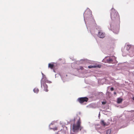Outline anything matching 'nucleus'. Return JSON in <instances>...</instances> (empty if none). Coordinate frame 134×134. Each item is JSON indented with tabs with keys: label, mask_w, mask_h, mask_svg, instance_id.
<instances>
[{
	"label": "nucleus",
	"mask_w": 134,
	"mask_h": 134,
	"mask_svg": "<svg viewBox=\"0 0 134 134\" xmlns=\"http://www.w3.org/2000/svg\"><path fill=\"white\" fill-rule=\"evenodd\" d=\"M80 125L81 121L80 120L78 121L76 124H74L73 125L72 130L74 132H77L79 129L81 131L83 128V127L80 126Z\"/></svg>",
	"instance_id": "obj_1"
},
{
	"label": "nucleus",
	"mask_w": 134,
	"mask_h": 134,
	"mask_svg": "<svg viewBox=\"0 0 134 134\" xmlns=\"http://www.w3.org/2000/svg\"><path fill=\"white\" fill-rule=\"evenodd\" d=\"M111 18L112 20H114L119 19V16L118 13L116 12L113 8L111 9Z\"/></svg>",
	"instance_id": "obj_2"
},
{
	"label": "nucleus",
	"mask_w": 134,
	"mask_h": 134,
	"mask_svg": "<svg viewBox=\"0 0 134 134\" xmlns=\"http://www.w3.org/2000/svg\"><path fill=\"white\" fill-rule=\"evenodd\" d=\"M43 82V81H41V87L43 89L44 91L46 92H47L48 91V86L45 83Z\"/></svg>",
	"instance_id": "obj_3"
},
{
	"label": "nucleus",
	"mask_w": 134,
	"mask_h": 134,
	"mask_svg": "<svg viewBox=\"0 0 134 134\" xmlns=\"http://www.w3.org/2000/svg\"><path fill=\"white\" fill-rule=\"evenodd\" d=\"M88 99L87 97H80L78 98L77 100L80 103H82L85 102H87Z\"/></svg>",
	"instance_id": "obj_4"
},
{
	"label": "nucleus",
	"mask_w": 134,
	"mask_h": 134,
	"mask_svg": "<svg viewBox=\"0 0 134 134\" xmlns=\"http://www.w3.org/2000/svg\"><path fill=\"white\" fill-rule=\"evenodd\" d=\"M98 36L101 38H103L105 36V34L101 30L99 31L98 33Z\"/></svg>",
	"instance_id": "obj_5"
},
{
	"label": "nucleus",
	"mask_w": 134,
	"mask_h": 134,
	"mask_svg": "<svg viewBox=\"0 0 134 134\" xmlns=\"http://www.w3.org/2000/svg\"><path fill=\"white\" fill-rule=\"evenodd\" d=\"M42 74L43 76V77L42 78V79H41V81H43V82H44V83H45L46 82L48 83H51L52 82L51 81H49L48 80H47V79L45 77V76H44V75L42 73Z\"/></svg>",
	"instance_id": "obj_6"
},
{
	"label": "nucleus",
	"mask_w": 134,
	"mask_h": 134,
	"mask_svg": "<svg viewBox=\"0 0 134 134\" xmlns=\"http://www.w3.org/2000/svg\"><path fill=\"white\" fill-rule=\"evenodd\" d=\"M105 62L108 63H111L113 61V60L111 58L108 57H106L103 60Z\"/></svg>",
	"instance_id": "obj_7"
},
{
	"label": "nucleus",
	"mask_w": 134,
	"mask_h": 134,
	"mask_svg": "<svg viewBox=\"0 0 134 134\" xmlns=\"http://www.w3.org/2000/svg\"><path fill=\"white\" fill-rule=\"evenodd\" d=\"M101 67V65H90L88 66V68H100Z\"/></svg>",
	"instance_id": "obj_8"
},
{
	"label": "nucleus",
	"mask_w": 134,
	"mask_h": 134,
	"mask_svg": "<svg viewBox=\"0 0 134 134\" xmlns=\"http://www.w3.org/2000/svg\"><path fill=\"white\" fill-rule=\"evenodd\" d=\"M54 66V65L53 64L49 63L48 65L49 68H50L51 69H53Z\"/></svg>",
	"instance_id": "obj_9"
},
{
	"label": "nucleus",
	"mask_w": 134,
	"mask_h": 134,
	"mask_svg": "<svg viewBox=\"0 0 134 134\" xmlns=\"http://www.w3.org/2000/svg\"><path fill=\"white\" fill-rule=\"evenodd\" d=\"M86 14H87L89 15V16H90L91 15H92V12L90 11H87L85 12V15H86Z\"/></svg>",
	"instance_id": "obj_10"
},
{
	"label": "nucleus",
	"mask_w": 134,
	"mask_h": 134,
	"mask_svg": "<svg viewBox=\"0 0 134 134\" xmlns=\"http://www.w3.org/2000/svg\"><path fill=\"white\" fill-rule=\"evenodd\" d=\"M122 99L120 98H118L117 99V102L118 103H120L122 102Z\"/></svg>",
	"instance_id": "obj_11"
},
{
	"label": "nucleus",
	"mask_w": 134,
	"mask_h": 134,
	"mask_svg": "<svg viewBox=\"0 0 134 134\" xmlns=\"http://www.w3.org/2000/svg\"><path fill=\"white\" fill-rule=\"evenodd\" d=\"M34 92H35V93H37L38 92H39V89L37 88H35L34 90Z\"/></svg>",
	"instance_id": "obj_12"
},
{
	"label": "nucleus",
	"mask_w": 134,
	"mask_h": 134,
	"mask_svg": "<svg viewBox=\"0 0 134 134\" xmlns=\"http://www.w3.org/2000/svg\"><path fill=\"white\" fill-rule=\"evenodd\" d=\"M111 130L110 129H109L107 131L106 133L107 134H111Z\"/></svg>",
	"instance_id": "obj_13"
},
{
	"label": "nucleus",
	"mask_w": 134,
	"mask_h": 134,
	"mask_svg": "<svg viewBox=\"0 0 134 134\" xmlns=\"http://www.w3.org/2000/svg\"><path fill=\"white\" fill-rule=\"evenodd\" d=\"M100 123L103 126H105L106 125V124L105 123L104 120H101V121Z\"/></svg>",
	"instance_id": "obj_14"
},
{
	"label": "nucleus",
	"mask_w": 134,
	"mask_h": 134,
	"mask_svg": "<svg viewBox=\"0 0 134 134\" xmlns=\"http://www.w3.org/2000/svg\"><path fill=\"white\" fill-rule=\"evenodd\" d=\"M130 56H132L134 55V51H133L132 52H130Z\"/></svg>",
	"instance_id": "obj_15"
},
{
	"label": "nucleus",
	"mask_w": 134,
	"mask_h": 134,
	"mask_svg": "<svg viewBox=\"0 0 134 134\" xmlns=\"http://www.w3.org/2000/svg\"><path fill=\"white\" fill-rule=\"evenodd\" d=\"M80 69L81 70H82L83 69V67L80 66Z\"/></svg>",
	"instance_id": "obj_16"
},
{
	"label": "nucleus",
	"mask_w": 134,
	"mask_h": 134,
	"mask_svg": "<svg viewBox=\"0 0 134 134\" xmlns=\"http://www.w3.org/2000/svg\"><path fill=\"white\" fill-rule=\"evenodd\" d=\"M114 90V88L113 87H111L110 88V90L111 91H113Z\"/></svg>",
	"instance_id": "obj_17"
},
{
	"label": "nucleus",
	"mask_w": 134,
	"mask_h": 134,
	"mask_svg": "<svg viewBox=\"0 0 134 134\" xmlns=\"http://www.w3.org/2000/svg\"><path fill=\"white\" fill-rule=\"evenodd\" d=\"M106 103V102H102V104H104Z\"/></svg>",
	"instance_id": "obj_18"
},
{
	"label": "nucleus",
	"mask_w": 134,
	"mask_h": 134,
	"mask_svg": "<svg viewBox=\"0 0 134 134\" xmlns=\"http://www.w3.org/2000/svg\"><path fill=\"white\" fill-rule=\"evenodd\" d=\"M127 46L129 47L130 48H131V46L130 45H127Z\"/></svg>",
	"instance_id": "obj_19"
},
{
	"label": "nucleus",
	"mask_w": 134,
	"mask_h": 134,
	"mask_svg": "<svg viewBox=\"0 0 134 134\" xmlns=\"http://www.w3.org/2000/svg\"><path fill=\"white\" fill-rule=\"evenodd\" d=\"M132 99L134 100V97H132Z\"/></svg>",
	"instance_id": "obj_20"
},
{
	"label": "nucleus",
	"mask_w": 134,
	"mask_h": 134,
	"mask_svg": "<svg viewBox=\"0 0 134 134\" xmlns=\"http://www.w3.org/2000/svg\"><path fill=\"white\" fill-rule=\"evenodd\" d=\"M114 94H116V93L115 92H114Z\"/></svg>",
	"instance_id": "obj_21"
}]
</instances>
